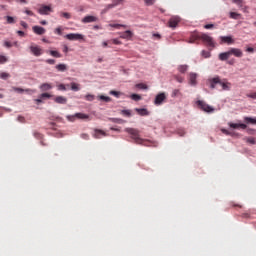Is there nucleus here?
<instances>
[{"label":"nucleus","mask_w":256,"mask_h":256,"mask_svg":"<svg viewBox=\"0 0 256 256\" xmlns=\"http://www.w3.org/2000/svg\"><path fill=\"white\" fill-rule=\"evenodd\" d=\"M30 51L35 57H41V55H43V49L37 45L30 46Z\"/></svg>","instance_id":"8"},{"label":"nucleus","mask_w":256,"mask_h":256,"mask_svg":"<svg viewBox=\"0 0 256 256\" xmlns=\"http://www.w3.org/2000/svg\"><path fill=\"white\" fill-rule=\"evenodd\" d=\"M112 43L114 45H121V41H119L118 39H112Z\"/></svg>","instance_id":"54"},{"label":"nucleus","mask_w":256,"mask_h":256,"mask_svg":"<svg viewBox=\"0 0 256 256\" xmlns=\"http://www.w3.org/2000/svg\"><path fill=\"white\" fill-rule=\"evenodd\" d=\"M246 97L249 99H256V91L247 93Z\"/></svg>","instance_id":"39"},{"label":"nucleus","mask_w":256,"mask_h":256,"mask_svg":"<svg viewBox=\"0 0 256 256\" xmlns=\"http://www.w3.org/2000/svg\"><path fill=\"white\" fill-rule=\"evenodd\" d=\"M96 21H98V18L95 16H85L82 19V23H95Z\"/></svg>","instance_id":"18"},{"label":"nucleus","mask_w":256,"mask_h":256,"mask_svg":"<svg viewBox=\"0 0 256 256\" xmlns=\"http://www.w3.org/2000/svg\"><path fill=\"white\" fill-rule=\"evenodd\" d=\"M118 3L108 4L106 9H113V7H117Z\"/></svg>","instance_id":"50"},{"label":"nucleus","mask_w":256,"mask_h":256,"mask_svg":"<svg viewBox=\"0 0 256 256\" xmlns=\"http://www.w3.org/2000/svg\"><path fill=\"white\" fill-rule=\"evenodd\" d=\"M67 119H68V121H75V119H77V116H75V114L74 115H68L67 116Z\"/></svg>","instance_id":"47"},{"label":"nucleus","mask_w":256,"mask_h":256,"mask_svg":"<svg viewBox=\"0 0 256 256\" xmlns=\"http://www.w3.org/2000/svg\"><path fill=\"white\" fill-rule=\"evenodd\" d=\"M136 111L138 112V115H142V116L149 115V112L145 108H136Z\"/></svg>","instance_id":"26"},{"label":"nucleus","mask_w":256,"mask_h":256,"mask_svg":"<svg viewBox=\"0 0 256 256\" xmlns=\"http://www.w3.org/2000/svg\"><path fill=\"white\" fill-rule=\"evenodd\" d=\"M214 27H215V25H213V24L204 25V29H213Z\"/></svg>","instance_id":"53"},{"label":"nucleus","mask_w":256,"mask_h":256,"mask_svg":"<svg viewBox=\"0 0 256 256\" xmlns=\"http://www.w3.org/2000/svg\"><path fill=\"white\" fill-rule=\"evenodd\" d=\"M13 91H16V93H23L25 90H23V88L13 87Z\"/></svg>","instance_id":"49"},{"label":"nucleus","mask_w":256,"mask_h":256,"mask_svg":"<svg viewBox=\"0 0 256 256\" xmlns=\"http://www.w3.org/2000/svg\"><path fill=\"white\" fill-rule=\"evenodd\" d=\"M8 59L3 56V55H0V65H3V63H7Z\"/></svg>","instance_id":"44"},{"label":"nucleus","mask_w":256,"mask_h":256,"mask_svg":"<svg viewBox=\"0 0 256 256\" xmlns=\"http://www.w3.org/2000/svg\"><path fill=\"white\" fill-rule=\"evenodd\" d=\"M153 37H155L156 39H161V34L155 33V34H153Z\"/></svg>","instance_id":"63"},{"label":"nucleus","mask_w":256,"mask_h":256,"mask_svg":"<svg viewBox=\"0 0 256 256\" xmlns=\"http://www.w3.org/2000/svg\"><path fill=\"white\" fill-rule=\"evenodd\" d=\"M110 95H114V97H117V99H119L121 97L122 93L115 91V90H111Z\"/></svg>","instance_id":"37"},{"label":"nucleus","mask_w":256,"mask_h":256,"mask_svg":"<svg viewBox=\"0 0 256 256\" xmlns=\"http://www.w3.org/2000/svg\"><path fill=\"white\" fill-rule=\"evenodd\" d=\"M54 101L58 103V105H67V98L65 96H57L54 98Z\"/></svg>","instance_id":"16"},{"label":"nucleus","mask_w":256,"mask_h":256,"mask_svg":"<svg viewBox=\"0 0 256 256\" xmlns=\"http://www.w3.org/2000/svg\"><path fill=\"white\" fill-rule=\"evenodd\" d=\"M63 31H65V28L63 26H58L54 29V34L61 36L63 35Z\"/></svg>","instance_id":"23"},{"label":"nucleus","mask_w":256,"mask_h":256,"mask_svg":"<svg viewBox=\"0 0 256 256\" xmlns=\"http://www.w3.org/2000/svg\"><path fill=\"white\" fill-rule=\"evenodd\" d=\"M39 89L41 91H51V89H53V85H51L50 83H43L40 85Z\"/></svg>","instance_id":"20"},{"label":"nucleus","mask_w":256,"mask_h":256,"mask_svg":"<svg viewBox=\"0 0 256 256\" xmlns=\"http://www.w3.org/2000/svg\"><path fill=\"white\" fill-rule=\"evenodd\" d=\"M25 13H26V15H29L30 17H33V15H35L33 13V11H31V10H25Z\"/></svg>","instance_id":"55"},{"label":"nucleus","mask_w":256,"mask_h":256,"mask_svg":"<svg viewBox=\"0 0 256 256\" xmlns=\"http://www.w3.org/2000/svg\"><path fill=\"white\" fill-rule=\"evenodd\" d=\"M165 99H167V95L165 94V92L157 94L154 100V105H162Z\"/></svg>","instance_id":"7"},{"label":"nucleus","mask_w":256,"mask_h":256,"mask_svg":"<svg viewBox=\"0 0 256 256\" xmlns=\"http://www.w3.org/2000/svg\"><path fill=\"white\" fill-rule=\"evenodd\" d=\"M109 121L112 123H118V125H123V123H126V121L121 118H109Z\"/></svg>","instance_id":"24"},{"label":"nucleus","mask_w":256,"mask_h":256,"mask_svg":"<svg viewBox=\"0 0 256 256\" xmlns=\"http://www.w3.org/2000/svg\"><path fill=\"white\" fill-rule=\"evenodd\" d=\"M125 131L131 135V138L137 145H144L145 147H149V141L139 136V130L135 128H126Z\"/></svg>","instance_id":"1"},{"label":"nucleus","mask_w":256,"mask_h":256,"mask_svg":"<svg viewBox=\"0 0 256 256\" xmlns=\"http://www.w3.org/2000/svg\"><path fill=\"white\" fill-rule=\"evenodd\" d=\"M197 105L206 113H212V111H214L213 107L209 106V104L205 103L204 101L198 100Z\"/></svg>","instance_id":"6"},{"label":"nucleus","mask_w":256,"mask_h":256,"mask_svg":"<svg viewBox=\"0 0 256 256\" xmlns=\"http://www.w3.org/2000/svg\"><path fill=\"white\" fill-rule=\"evenodd\" d=\"M179 18L177 17H172L170 18L168 25L169 27H171V29H175V27H177V25H179Z\"/></svg>","instance_id":"14"},{"label":"nucleus","mask_w":256,"mask_h":256,"mask_svg":"<svg viewBox=\"0 0 256 256\" xmlns=\"http://www.w3.org/2000/svg\"><path fill=\"white\" fill-rule=\"evenodd\" d=\"M63 53H69V47L67 45L63 46Z\"/></svg>","instance_id":"58"},{"label":"nucleus","mask_w":256,"mask_h":256,"mask_svg":"<svg viewBox=\"0 0 256 256\" xmlns=\"http://www.w3.org/2000/svg\"><path fill=\"white\" fill-rule=\"evenodd\" d=\"M4 45H5V47H11V42H7V41H6V42L4 43Z\"/></svg>","instance_id":"64"},{"label":"nucleus","mask_w":256,"mask_h":256,"mask_svg":"<svg viewBox=\"0 0 256 256\" xmlns=\"http://www.w3.org/2000/svg\"><path fill=\"white\" fill-rule=\"evenodd\" d=\"M230 56L233 55L234 57H238V59H241L243 57V50L239 48H230Z\"/></svg>","instance_id":"9"},{"label":"nucleus","mask_w":256,"mask_h":256,"mask_svg":"<svg viewBox=\"0 0 256 256\" xmlns=\"http://www.w3.org/2000/svg\"><path fill=\"white\" fill-rule=\"evenodd\" d=\"M52 95L49 93H42L39 98L35 99V103H37V105L43 103V99H51Z\"/></svg>","instance_id":"11"},{"label":"nucleus","mask_w":256,"mask_h":256,"mask_svg":"<svg viewBox=\"0 0 256 256\" xmlns=\"http://www.w3.org/2000/svg\"><path fill=\"white\" fill-rule=\"evenodd\" d=\"M229 127H231V129H247V125L246 124H237V123H233V122H229L228 123Z\"/></svg>","instance_id":"15"},{"label":"nucleus","mask_w":256,"mask_h":256,"mask_svg":"<svg viewBox=\"0 0 256 256\" xmlns=\"http://www.w3.org/2000/svg\"><path fill=\"white\" fill-rule=\"evenodd\" d=\"M131 37H133V32H131V30H126L120 35L121 39H131Z\"/></svg>","instance_id":"21"},{"label":"nucleus","mask_w":256,"mask_h":256,"mask_svg":"<svg viewBox=\"0 0 256 256\" xmlns=\"http://www.w3.org/2000/svg\"><path fill=\"white\" fill-rule=\"evenodd\" d=\"M175 80H176L178 83H183L184 78L181 77V76H175Z\"/></svg>","instance_id":"48"},{"label":"nucleus","mask_w":256,"mask_h":256,"mask_svg":"<svg viewBox=\"0 0 256 256\" xmlns=\"http://www.w3.org/2000/svg\"><path fill=\"white\" fill-rule=\"evenodd\" d=\"M93 137L95 139H101V137H107V133H105V131H103V130L95 129Z\"/></svg>","instance_id":"12"},{"label":"nucleus","mask_w":256,"mask_h":256,"mask_svg":"<svg viewBox=\"0 0 256 256\" xmlns=\"http://www.w3.org/2000/svg\"><path fill=\"white\" fill-rule=\"evenodd\" d=\"M210 82V89H215L217 85L221 86V91H230L231 89V83L221 80L219 77H215L209 80Z\"/></svg>","instance_id":"3"},{"label":"nucleus","mask_w":256,"mask_h":256,"mask_svg":"<svg viewBox=\"0 0 256 256\" xmlns=\"http://www.w3.org/2000/svg\"><path fill=\"white\" fill-rule=\"evenodd\" d=\"M60 17H64V19H70L71 13L69 12H60Z\"/></svg>","instance_id":"35"},{"label":"nucleus","mask_w":256,"mask_h":256,"mask_svg":"<svg viewBox=\"0 0 256 256\" xmlns=\"http://www.w3.org/2000/svg\"><path fill=\"white\" fill-rule=\"evenodd\" d=\"M99 99H100L101 101H105V103H109V102L111 101V97H109V96H103V95H101V96H99Z\"/></svg>","instance_id":"36"},{"label":"nucleus","mask_w":256,"mask_h":256,"mask_svg":"<svg viewBox=\"0 0 256 256\" xmlns=\"http://www.w3.org/2000/svg\"><path fill=\"white\" fill-rule=\"evenodd\" d=\"M109 27H114V29H121V27H123L124 29H126L127 25H123V24H109Z\"/></svg>","instance_id":"32"},{"label":"nucleus","mask_w":256,"mask_h":256,"mask_svg":"<svg viewBox=\"0 0 256 256\" xmlns=\"http://www.w3.org/2000/svg\"><path fill=\"white\" fill-rule=\"evenodd\" d=\"M144 2L148 6L155 5V0H144Z\"/></svg>","instance_id":"45"},{"label":"nucleus","mask_w":256,"mask_h":256,"mask_svg":"<svg viewBox=\"0 0 256 256\" xmlns=\"http://www.w3.org/2000/svg\"><path fill=\"white\" fill-rule=\"evenodd\" d=\"M38 13L40 15H49L50 13H53V8L51 7V5L42 4L38 9Z\"/></svg>","instance_id":"5"},{"label":"nucleus","mask_w":256,"mask_h":256,"mask_svg":"<svg viewBox=\"0 0 256 256\" xmlns=\"http://www.w3.org/2000/svg\"><path fill=\"white\" fill-rule=\"evenodd\" d=\"M46 63H48V65H55V59H47Z\"/></svg>","instance_id":"51"},{"label":"nucleus","mask_w":256,"mask_h":256,"mask_svg":"<svg viewBox=\"0 0 256 256\" xmlns=\"http://www.w3.org/2000/svg\"><path fill=\"white\" fill-rule=\"evenodd\" d=\"M68 41H83L85 39V36L83 34L79 33H70L65 36Z\"/></svg>","instance_id":"4"},{"label":"nucleus","mask_w":256,"mask_h":256,"mask_svg":"<svg viewBox=\"0 0 256 256\" xmlns=\"http://www.w3.org/2000/svg\"><path fill=\"white\" fill-rule=\"evenodd\" d=\"M245 123H251L252 125H256V119L251 117L244 118Z\"/></svg>","instance_id":"29"},{"label":"nucleus","mask_w":256,"mask_h":256,"mask_svg":"<svg viewBox=\"0 0 256 256\" xmlns=\"http://www.w3.org/2000/svg\"><path fill=\"white\" fill-rule=\"evenodd\" d=\"M177 95H179V90H178V89H175V90L173 91V96H174V97H177Z\"/></svg>","instance_id":"61"},{"label":"nucleus","mask_w":256,"mask_h":256,"mask_svg":"<svg viewBox=\"0 0 256 256\" xmlns=\"http://www.w3.org/2000/svg\"><path fill=\"white\" fill-rule=\"evenodd\" d=\"M201 55L204 59H209V57H211V52L202 50Z\"/></svg>","instance_id":"34"},{"label":"nucleus","mask_w":256,"mask_h":256,"mask_svg":"<svg viewBox=\"0 0 256 256\" xmlns=\"http://www.w3.org/2000/svg\"><path fill=\"white\" fill-rule=\"evenodd\" d=\"M189 83L190 85H197V73H190L189 74Z\"/></svg>","instance_id":"19"},{"label":"nucleus","mask_w":256,"mask_h":256,"mask_svg":"<svg viewBox=\"0 0 256 256\" xmlns=\"http://www.w3.org/2000/svg\"><path fill=\"white\" fill-rule=\"evenodd\" d=\"M49 55H51L52 57H55L56 59H61V57H63V55H61L59 51H55V50H50Z\"/></svg>","instance_id":"22"},{"label":"nucleus","mask_w":256,"mask_h":256,"mask_svg":"<svg viewBox=\"0 0 256 256\" xmlns=\"http://www.w3.org/2000/svg\"><path fill=\"white\" fill-rule=\"evenodd\" d=\"M229 57H231V52L228 50L226 52L220 53L218 56V59L220 61H227V59H229Z\"/></svg>","instance_id":"17"},{"label":"nucleus","mask_w":256,"mask_h":256,"mask_svg":"<svg viewBox=\"0 0 256 256\" xmlns=\"http://www.w3.org/2000/svg\"><path fill=\"white\" fill-rule=\"evenodd\" d=\"M75 117L76 119H89V115L83 113H76Z\"/></svg>","instance_id":"28"},{"label":"nucleus","mask_w":256,"mask_h":256,"mask_svg":"<svg viewBox=\"0 0 256 256\" xmlns=\"http://www.w3.org/2000/svg\"><path fill=\"white\" fill-rule=\"evenodd\" d=\"M9 77H11L10 73H7V72H1L0 73V79L7 80V79H9Z\"/></svg>","instance_id":"31"},{"label":"nucleus","mask_w":256,"mask_h":256,"mask_svg":"<svg viewBox=\"0 0 256 256\" xmlns=\"http://www.w3.org/2000/svg\"><path fill=\"white\" fill-rule=\"evenodd\" d=\"M32 30H33V33H35L36 35H45L46 33L45 28L41 26H33Z\"/></svg>","instance_id":"13"},{"label":"nucleus","mask_w":256,"mask_h":256,"mask_svg":"<svg viewBox=\"0 0 256 256\" xmlns=\"http://www.w3.org/2000/svg\"><path fill=\"white\" fill-rule=\"evenodd\" d=\"M246 51H247L248 53H255V48H253V47H248V48L246 49Z\"/></svg>","instance_id":"56"},{"label":"nucleus","mask_w":256,"mask_h":256,"mask_svg":"<svg viewBox=\"0 0 256 256\" xmlns=\"http://www.w3.org/2000/svg\"><path fill=\"white\" fill-rule=\"evenodd\" d=\"M6 21L9 24H13V23H15V18H13L12 16H7Z\"/></svg>","instance_id":"41"},{"label":"nucleus","mask_w":256,"mask_h":256,"mask_svg":"<svg viewBox=\"0 0 256 256\" xmlns=\"http://www.w3.org/2000/svg\"><path fill=\"white\" fill-rule=\"evenodd\" d=\"M136 87L138 89H147V86L145 84H143V83L136 84Z\"/></svg>","instance_id":"46"},{"label":"nucleus","mask_w":256,"mask_h":256,"mask_svg":"<svg viewBox=\"0 0 256 256\" xmlns=\"http://www.w3.org/2000/svg\"><path fill=\"white\" fill-rule=\"evenodd\" d=\"M221 131L224 133V135H231V132H229L227 129H222Z\"/></svg>","instance_id":"59"},{"label":"nucleus","mask_w":256,"mask_h":256,"mask_svg":"<svg viewBox=\"0 0 256 256\" xmlns=\"http://www.w3.org/2000/svg\"><path fill=\"white\" fill-rule=\"evenodd\" d=\"M244 140L246 141V143H250V145H255V138L254 137H246L244 138Z\"/></svg>","instance_id":"33"},{"label":"nucleus","mask_w":256,"mask_h":256,"mask_svg":"<svg viewBox=\"0 0 256 256\" xmlns=\"http://www.w3.org/2000/svg\"><path fill=\"white\" fill-rule=\"evenodd\" d=\"M17 35H19V37H25V32L18 30Z\"/></svg>","instance_id":"57"},{"label":"nucleus","mask_w":256,"mask_h":256,"mask_svg":"<svg viewBox=\"0 0 256 256\" xmlns=\"http://www.w3.org/2000/svg\"><path fill=\"white\" fill-rule=\"evenodd\" d=\"M20 25H21V27H23L24 29H27V27H29V25H28L27 22H25V21H21V22H20Z\"/></svg>","instance_id":"52"},{"label":"nucleus","mask_w":256,"mask_h":256,"mask_svg":"<svg viewBox=\"0 0 256 256\" xmlns=\"http://www.w3.org/2000/svg\"><path fill=\"white\" fill-rule=\"evenodd\" d=\"M57 87L58 91H67V86H65V84H60Z\"/></svg>","instance_id":"43"},{"label":"nucleus","mask_w":256,"mask_h":256,"mask_svg":"<svg viewBox=\"0 0 256 256\" xmlns=\"http://www.w3.org/2000/svg\"><path fill=\"white\" fill-rule=\"evenodd\" d=\"M220 41L221 44L226 43L227 45H233L235 43V40L231 36H221Z\"/></svg>","instance_id":"10"},{"label":"nucleus","mask_w":256,"mask_h":256,"mask_svg":"<svg viewBox=\"0 0 256 256\" xmlns=\"http://www.w3.org/2000/svg\"><path fill=\"white\" fill-rule=\"evenodd\" d=\"M57 71H60L61 73L67 71V66L65 64H58L56 65Z\"/></svg>","instance_id":"27"},{"label":"nucleus","mask_w":256,"mask_h":256,"mask_svg":"<svg viewBox=\"0 0 256 256\" xmlns=\"http://www.w3.org/2000/svg\"><path fill=\"white\" fill-rule=\"evenodd\" d=\"M130 97L133 101H141V96L139 94H132Z\"/></svg>","instance_id":"38"},{"label":"nucleus","mask_w":256,"mask_h":256,"mask_svg":"<svg viewBox=\"0 0 256 256\" xmlns=\"http://www.w3.org/2000/svg\"><path fill=\"white\" fill-rule=\"evenodd\" d=\"M239 13L237 12H230V17L231 19H238L239 18Z\"/></svg>","instance_id":"42"},{"label":"nucleus","mask_w":256,"mask_h":256,"mask_svg":"<svg viewBox=\"0 0 256 256\" xmlns=\"http://www.w3.org/2000/svg\"><path fill=\"white\" fill-rule=\"evenodd\" d=\"M121 115H125L126 117H131V110H122Z\"/></svg>","instance_id":"40"},{"label":"nucleus","mask_w":256,"mask_h":256,"mask_svg":"<svg viewBox=\"0 0 256 256\" xmlns=\"http://www.w3.org/2000/svg\"><path fill=\"white\" fill-rule=\"evenodd\" d=\"M197 39H200L207 45V47H215V41H213V37L209 36L208 34L205 33H200V34H195L192 36L190 39V43H195Z\"/></svg>","instance_id":"2"},{"label":"nucleus","mask_w":256,"mask_h":256,"mask_svg":"<svg viewBox=\"0 0 256 256\" xmlns=\"http://www.w3.org/2000/svg\"><path fill=\"white\" fill-rule=\"evenodd\" d=\"M81 137H82V139H86V140L89 139V135L88 134H82Z\"/></svg>","instance_id":"62"},{"label":"nucleus","mask_w":256,"mask_h":256,"mask_svg":"<svg viewBox=\"0 0 256 256\" xmlns=\"http://www.w3.org/2000/svg\"><path fill=\"white\" fill-rule=\"evenodd\" d=\"M70 87H71V90L72 91H81V85L80 84H77L75 82H72L70 84Z\"/></svg>","instance_id":"25"},{"label":"nucleus","mask_w":256,"mask_h":256,"mask_svg":"<svg viewBox=\"0 0 256 256\" xmlns=\"http://www.w3.org/2000/svg\"><path fill=\"white\" fill-rule=\"evenodd\" d=\"M87 101H93L94 97L93 95H86Z\"/></svg>","instance_id":"60"},{"label":"nucleus","mask_w":256,"mask_h":256,"mask_svg":"<svg viewBox=\"0 0 256 256\" xmlns=\"http://www.w3.org/2000/svg\"><path fill=\"white\" fill-rule=\"evenodd\" d=\"M187 69H189V66H188V65H180V66L178 67V71H179L180 73H185V72L187 71Z\"/></svg>","instance_id":"30"}]
</instances>
